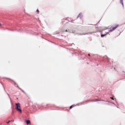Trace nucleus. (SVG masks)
Returning a JSON list of instances; mask_svg holds the SVG:
<instances>
[{"label":"nucleus","instance_id":"obj_1","mask_svg":"<svg viewBox=\"0 0 125 125\" xmlns=\"http://www.w3.org/2000/svg\"><path fill=\"white\" fill-rule=\"evenodd\" d=\"M118 27H119V24H114L113 26L110 27L109 32H113V31H115V30H116Z\"/></svg>","mask_w":125,"mask_h":125},{"label":"nucleus","instance_id":"obj_2","mask_svg":"<svg viewBox=\"0 0 125 125\" xmlns=\"http://www.w3.org/2000/svg\"><path fill=\"white\" fill-rule=\"evenodd\" d=\"M16 109L17 111H19V112L22 113L20 103L16 104Z\"/></svg>","mask_w":125,"mask_h":125},{"label":"nucleus","instance_id":"obj_3","mask_svg":"<svg viewBox=\"0 0 125 125\" xmlns=\"http://www.w3.org/2000/svg\"><path fill=\"white\" fill-rule=\"evenodd\" d=\"M92 24H88L87 26H86V28L87 29H92Z\"/></svg>","mask_w":125,"mask_h":125},{"label":"nucleus","instance_id":"obj_4","mask_svg":"<svg viewBox=\"0 0 125 125\" xmlns=\"http://www.w3.org/2000/svg\"><path fill=\"white\" fill-rule=\"evenodd\" d=\"M108 34H109V33H108V32H107L106 34H102L101 35V38H103V37H106V36H107V35H108Z\"/></svg>","mask_w":125,"mask_h":125},{"label":"nucleus","instance_id":"obj_5","mask_svg":"<svg viewBox=\"0 0 125 125\" xmlns=\"http://www.w3.org/2000/svg\"><path fill=\"white\" fill-rule=\"evenodd\" d=\"M26 122L27 125H31V121H30V120H27Z\"/></svg>","mask_w":125,"mask_h":125},{"label":"nucleus","instance_id":"obj_6","mask_svg":"<svg viewBox=\"0 0 125 125\" xmlns=\"http://www.w3.org/2000/svg\"><path fill=\"white\" fill-rule=\"evenodd\" d=\"M78 18H82V17H83V15L82 14H80L78 16Z\"/></svg>","mask_w":125,"mask_h":125},{"label":"nucleus","instance_id":"obj_7","mask_svg":"<svg viewBox=\"0 0 125 125\" xmlns=\"http://www.w3.org/2000/svg\"><path fill=\"white\" fill-rule=\"evenodd\" d=\"M97 31H92V32H89V33H88V34H94L95 33H97Z\"/></svg>","mask_w":125,"mask_h":125},{"label":"nucleus","instance_id":"obj_8","mask_svg":"<svg viewBox=\"0 0 125 125\" xmlns=\"http://www.w3.org/2000/svg\"><path fill=\"white\" fill-rule=\"evenodd\" d=\"M120 2L123 5H124V2H123V0H120Z\"/></svg>","mask_w":125,"mask_h":125},{"label":"nucleus","instance_id":"obj_9","mask_svg":"<svg viewBox=\"0 0 125 125\" xmlns=\"http://www.w3.org/2000/svg\"><path fill=\"white\" fill-rule=\"evenodd\" d=\"M73 106H74V105H71V106H70L69 109H72Z\"/></svg>","mask_w":125,"mask_h":125},{"label":"nucleus","instance_id":"obj_10","mask_svg":"<svg viewBox=\"0 0 125 125\" xmlns=\"http://www.w3.org/2000/svg\"><path fill=\"white\" fill-rule=\"evenodd\" d=\"M37 12H38V13H40V11H39V9L37 10Z\"/></svg>","mask_w":125,"mask_h":125},{"label":"nucleus","instance_id":"obj_11","mask_svg":"<svg viewBox=\"0 0 125 125\" xmlns=\"http://www.w3.org/2000/svg\"><path fill=\"white\" fill-rule=\"evenodd\" d=\"M10 123V121H9L8 122H7V124H9Z\"/></svg>","mask_w":125,"mask_h":125},{"label":"nucleus","instance_id":"obj_12","mask_svg":"<svg viewBox=\"0 0 125 125\" xmlns=\"http://www.w3.org/2000/svg\"><path fill=\"white\" fill-rule=\"evenodd\" d=\"M64 32H68V30L67 29H66Z\"/></svg>","mask_w":125,"mask_h":125},{"label":"nucleus","instance_id":"obj_13","mask_svg":"<svg viewBox=\"0 0 125 125\" xmlns=\"http://www.w3.org/2000/svg\"><path fill=\"white\" fill-rule=\"evenodd\" d=\"M88 56H90V54H88Z\"/></svg>","mask_w":125,"mask_h":125},{"label":"nucleus","instance_id":"obj_14","mask_svg":"<svg viewBox=\"0 0 125 125\" xmlns=\"http://www.w3.org/2000/svg\"><path fill=\"white\" fill-rule=\"evenodd\" d=\"M111 99H112V100H114V99H113V98H111Z\"/></svg>","mask_w":125,"mask_h":125},{"label":"nucleus","instance_id":"obj_15","mask_svg":"<svg viewBox=\"0 0 125 125\" xmlns=\"http://www.w3.org/2000/svg\"><path fill=\"white\" fill-rule=\"evenodd\" d=\"M0 26H1V23H0Z\"/></svg>","mask_w":125,"mask_h":125},{"label":"nucleus","instance_id":"obj_16","mask_svg":"<svg viewBox=\"0 0 125 125\" xmlns=\"http://www.w3.org/2000/svg\"><path fill=\"white\" fill-rule=\"evenodd\" d=\"M114 69L116 70V68L115 67L114 68Z\"/></svg>","mask_w":125,"mask_h":125},{"label":"nucleus","instance_id":"obj_17","mask_svg":"<svg viewBox=\"0 0 125 125\" xmlns=\"http://www.w3.org/2000/svg\"><path fill=\"white\" fill-rule=\"evenodd\" d=\"M62 32H64V31L62 30Z\"/></svg>","mask_w":125,"mask_h":125},{"label":"nucleus","instance_id":"obj_18","mask_svg":"<svg viewBox=\"0 0 125 125\" xmlns=\"http://www.w3.org/2000/svg\"><path fill=\"white\" fill-rule=\"evenodd\" d=\"M95 29H96V27H95Z\"/></svg>","mask_w":125,"mask_h":125}]
</instances>
